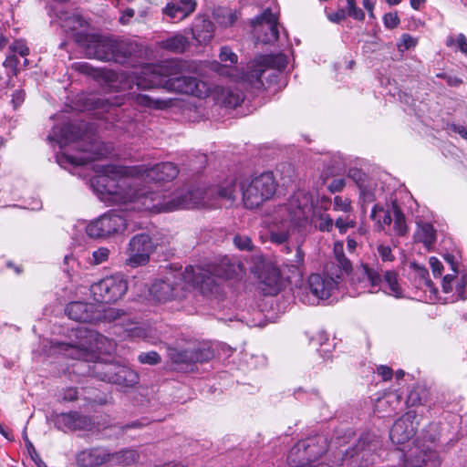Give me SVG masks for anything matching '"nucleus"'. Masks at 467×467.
<instances>
[{
	"mask_svg": "<svg viewBox=\"0 0 467 467\" xmlns=\"http://www.w3.org/2000/svg\"><path fill=\"white\" fill-rule=\"evenodd\" d=\"M94 168L97 174L90 180V184L101 201L125 204L127 210L174 211L172 195L139 188L140 178L129 176L127 168L113 164Z\"/></svg>",
	"mask_w": 467,
	"mask_h": 467,
	"instance_id": "1",
	"label": "nucleus"
},
{
	"mask_svg": "<svg viewBox=\"0 0 467 467\" xmlns=\"http://www.w3.org/2000/svg\"><path fill=\"white\" fill-rule=\"evenodd\" d=\"M48 138L57 141L61 147L77 142L78 154L63 152L57 156V161L61 167L67 164L82 166L107 156L111 151V146L99 140L94 133L87 130L84 124L66 122L53 127Z\"/></svg>",
	"mask_w": 467,
	"mask_h": 467,
	"instance_id": "2",
	"label": "nucleus"
},
{
	"mask_svg": "<svg viewBox=\"0 0 467 467\" xmlns=\"http://www.w3.org/2000/svg\"><path fill=\"white\" fill-rule=\"evenodd\" d=\"M182 67L183 63L181 60L165 61L162 65H144L140 75L135 77L136 85L140 89L164 86L179 93L197 98L207 97L210 88L205 82L191 76H177Z\"/></svg>",
	"mask_w": 467,
	"mask_h": 467,
	"instance_id": "3",
	"label": "nucleus"
},
{
	"mask_svg": "<svg viewBox=\"0 0 467 467\" xmlns=\"http://www.w3.org/2000/svg\"><path fill=\"white\" fill-rule=\"evenodd\" d=\"M190 287L198 288L202 294L216 293L219 290L213 276L189 265L183 273L173 275L172 279L167 277L165 280L155 281L150 288V295L157 302H167L183 298Z\"/></svg>",
	"mask_w": 467,
	"mask_h": 467,
	"instance_id": "4",
	"label": "nucleus"
},
{
	"mask_svg": "<svg viewBox=\"0 0 467 467\" xmlns=\"http://www.w3.org/2000/svg\"><path fill=\"white\" fill-rule=\"evenodd\" d=\"M77 43L88 58L125 65L137 50L131 42L101 34H78Z\"/></svg>",
	"mask_w": 467,
	"mask_h": 467,
	"instance_id": "5",
	"label": "nucleus"
},
{
	"mask_svg": "<svg viewBox=\"0 0 467 467\" xmlns=\"http://www.w3.org/2000/svg\"><path fill=\"white\" fill-rule=\"evenodd\" d=\"M308 198L303 192L293 194L286 203L278 206L274 213V223L281 226L270 232V241L282 244L296 232H299L306 221Z\"/></svg>",
	"mask_w": 467,
	"mask_h": 467,
	"instance_id": "6",
	"label": "nucleus"
},
{
	"mask_svg": "<svg viewBox=\"0 0 467 467\" xmlns=\"http://www.w3.org/2000/svg\"><path fill=\"white\" fill-rule=\"evenodd\" d=\"M214 194L217 199L232 204L236 199L235 184L233 182H224L217 187L196 188L176 192L172 194L174 211L195 207H215Z\"/></svg>",
	"mask_w": 467,
	"mask_h": 467,
	"instance_id": "7",
	"label": "nucleus"
},
{
	"mask_svg": "<svg viewBox=\"0 0 467 467\" xmlns=\"http://www.w3.org/2000/svg\"><path fill=\"white\" fill-rule=\"evenodd\" d=\"M77 333L80 343L57 342L56 348L59 353L73 359L88 360L94 352H110L114 348L112 341L94 330L79 328Z\"/></svg>",
	"mask_w": 467,
	"mask_h": 467,
	"instance_id": "8",
	"label": "nucleus"
},
{
	"mask_svg": "<svg viewBox=\"0 0 467 467\" xmlns=\"http://www.w3.org/2000/svg\"><path fill=\"white\" fill-rule=\"evenodd\" d=\"M286 64V57L282 53L260 56L249 67V71L242 76V79L253 88H262L265 87V80L268 84L276 82L280 71Z\"/></svg>",
	"mask_w": 467,
	"mask_h": 467,
	"instance_id": "9",
	"label": "nucleus"
},
{
	"mask_svg": "<svg viewBox=\"0 0 467 467\" xmlns=\"http://www.w3.org/2000/svg\"><path fill=\"white\" fill-rule=\"evenodd\" d=\"M380 448V439L372 432H366L359 437L358 441L352 449L351 453L348 451V450H339L337 451L334 456V460L331 462V464L324 462L312 464L307 453L303 454L302 452L296 456L298 462H294L291 461L289 452L287 456V462L291 467H337L342 465L343 462L348 454H350V457H353L362 453V458H365L368 454L376 453Z\"/></svg>",
	"mask_w": 467,
	"mask_h": 467,
	"instance_id": "10",
	"label": "nucleus"
},
{
	"mask_svg": "<svg viewBox=\"0 0 467 467\" xmlns=\"http://www.w3.org/2000/svg\"><path fill=\"white\" fill-rule=\"evenodd\" d=\"M238 192H242L244 205L247 209L259 207L264 202L269 200L275 192V181L272 172H264L253 178L248 182L237 183L231 180Z\"/></svg>",
	"mask_w": 467,
	"mask_h": 467,
	"instance_id": "11",
	"label": "nucleus"
},
{
	"mask_svg": "<svg viewBox=\"0 0 467 467\" xmlns=\"http://www.w3.org/2000/svg\"><path fill=\"white\" fill-rule=\"evenodd\" d=\"M358 278L361 288L369 293L383 289L387 294L397 298L402 296V289L395 271H386L382 275L377 269L362 265L358 270Z\"/></svg>",
	"mask_w": 467,
	"mask_h": 467,
	"instance_id": "12",
	"label": "nucleus"
},
{
	"mask_svg": "<svg viewBox=\"0 0 467 467\" xmlns=\"http://www.w3.org/2000/svg\"><path fill=\"white\" fill-rule=\"evenodd\" d=\"M92 373L102 381L119 386L123 391L137 385L140 379L135 370L114 362H95Z\"/></svg>",
	"mask_w": 467,
	"mask_h": 467,
	"instance_id": "13",
	"label": "nucleus"
},
{
	"mask_svg": "<svg viewBox=\"0 0 467 467\" xmlns=\"http://www.w3.org/2000/svg\"><path fill=\"white\" fill-rule=\"evenodd\" d=\"M326 275L312 274L306 285L300 287L296 296L306 305H316L319 300H324L331 296L337 287V278L328 275V266H326Z\"/></svg>",
	"mask_w": 467,
	"mask_h": 467,
	"instance_id": "14",
	"label": "nucleus"
},
{
	"mask_svg": "<svg viewBox=\"0 0 467 467\" xmlns=\"http://www.w3.org/2000/svg\"><path fill=\"white\" fill-rule=\"evenodd\" d=\"M89 290L96 302L111 304L123 297L128 290V282L122 275L115 274L92 284Z\"/></svg>",
	"mask_w": 467,
	"mask_h": 467,
	"instance_id": "15",
	"label": "nucleus"
},
{
	"mask_svg": "<svg viewBox=\"0 0 467 467\" xmlns=\"http://www.w3.org/2000/svg\"><path fill=\"white\" fill-rule=\"evenodd\" d=\"M126 226L127 219L125 216L111 211L90 222L86 227V232L92 238H101L121 233Z\"/></svg>",
	"mask_w": 467,
	"mask_h": 467,
	"instance_id": "16",
	"label": "nucleus"
},
{
	"mask_svg": "<svg viewBox=\"0 0 467 467\" xmlns=\"http://www.w3.org/2000/svg\"><path fill=\"white\" fill-rule=\"evenodd\" d=\"M440 457L432 445L415 443L404 453V467H438Z\"/></svg>",
	"mask_w": 467,
	"mask_h": 467,
	"instance_id": "17",
	"label": "nucleus"
},
{
	"mask_svg": "<svg viewBox=\"0 0 467 467\" xmlns=\"http://www.w3.org/2000/svg\"><path fill=\"white\" fill-rule=\"evenodd\" d=\"M154 244L149 234H140L133 236L129 244L126 265L138 267L149 262Z\"/></svg>",
	"mask_w": 467,
	"mask_h": 467,
	"instance_id": "18",
	"label": "nucleus"
},
{
	"mask_svg": "<svg viewBox=\"0 0 467 467\" xmlns=\"http://www.w3.org/2000/svg\"><path fill=\"white\" fill-rule=\"evenodd\" d=\"M251 26L258 41L269 44L278 39L277 16L269 8L253 19Z\"/></svg>",
	"mask_w": 467,
	"mask_h": 467,
	"instance_id": "19",
	"label": "nucleus"
},
{
	"mask_svg": "<svg viewBox=\"0 0 467 467\" xmlns=\"http://www.w3.org/2000/svg\"><path fill=\"white\" fill-rule=\"evenodd\" d=\"M209 276H213L215 282L218 284L219 290L216 293L203 294L206 296H217L221 294L222 287L220 284V278L232 279L238 276L244 271V265L235 257L223 256L220 263L213 266V271L205 270L201 267H197Z\"/></svg>",
	"mask_w": 467,
	"mask_h": 467,
	"instance_id": "20",
	"label": "nucleus"
},
{
	"mask_svg": "<svg viewBox=\"0 0 467 467\" xmlns=\"http://www.w3.org/2000/svg\"><path fill=\"white\" fill-rule=\"evenodd\" d=\"M327 448V439L321 435L307 438L304 441H299L290 450V459L292 462H296V455L298 453H307L312 464L314 462L320 457Z\"/></svg>",
	"mask_w": 467,
	"mask_h": 467,
	"instance_id": "21",
	"label": "nucleus"
},
{
	"mask_svg": "<svg viewBox=\"0 0 467 467\" xmlns=\"http://www.w3.org/2000/svg\"><path fill=\"white\" fill-rule=\"evenodd\" d=\"M308 198V209L306 215L312 211L310 217V223L321 232H329L332 230L334 222L333 219L327 213V211L331 205V200L327 197H322L317 201L316 205H312L310 197L303 192Z\"/></svg>",
	"mask_w": 467,
	"mask_h": 467,
	"instance_id": "22",
	"label": "nucleus"
},
{
	"mask_svg": "<svg viewBox=\"0 0 467 467\" xmlns=\"http://www.w3.org/2000/svg\"><path fill=\"white\" fill-rule=\"evenodd\" d=\"M416 412L409 410L395 421L389 431V438L395 444L401 445L409 441L415 434L414 420Z\"/></svg>",
	"mask_w": 467,
	"mask_h": 467,
	"instance_id": "23",
	"label": "nucleus"
},
{
	"mask_svg": "<svg viewBox=\"0 0 467 467\" xmlns=\"http://www.w3.org/2000/svg\"><path fill=\"white\" fill-rule=\"evenodd\" d=\"M77 462L81 467H101L105 463L111 464V453L105 448H91L79 452Z\"/></svg>",
	"mask_w": 467,
	"mask_h": 467,
	"instance_id": "24",
	"label": "nucleus"
},
{
	"mask_svg": "<svg viewBox=\"0 0 467 467\" xmlns=\"http://www.w3.org/2000/svg\"><path fill=\"white\" fill-rule=\"evenodd\" d=\"M179 169L173 162H161L145 169L141 176L155 182H170L177 177Z\"/></svg>",
	"mask_w": 467,
	"mask_h": 467,
	"instance_id": "25",
	"label": "nucleus"
},
{
	"mask_svg": "<svg viewBox=\"0 0 467 467\" xmlns=\"http://www.w3.org/2000/svg\"><path fill=\"white\" fill-rule=\"evenodd\" d=\"M194 0H173L163 9V14L172 20H182L195 10Z\"/></svg>",
	"mask_w": 467,
	"mask_h": 467,
	"instance_id": "26",
	"label": "nucleus"
},
{
	"mask_svg": "<svg viewBox=\"0 0 467 467\" xmlns=\"http://www.w3.org/2000/svg\"><path fill=\"white\" fill-rule=\"evenodd\" d=\"M214 26L213 22L204 16L195 18L191 33L192 37L200 44H207L213 36Z\"/></svg>",
	"mask_w": 467,
	"mask_h": 467,
	"instance_id": "27",
	"label": "nucleus"
},
{
	"mask_svg": "<svg viewBox=\"0 0 467 467\" xmlns=\"http://www.w3.org/2000/svg\"><path fill=\"white\" fill-rule=\"evenodd\" d=\"M67 317L78 322H91L95 316L93 314V306L84 302H71L66 307Z\"/></svg>",
	"mask_w": 467,
	"mask_h": 467,
	"instance_id": "28",
	"label": "nucleus"
},
{
	"mask_svg": "<svg viewBox=\"0 0 467 467\" xmlns=\"http://www.w3.org/2000/svg\"><path fill=\"white\" fill-rule=\"evenodd\" d=\"M346 5L344 8L338 9L337 12L333 14H329L327 18L329 21L333 23H339L346 19L347 16L362 21L365 18V14L356 5L355 0H345Z\"/></svg>",
	"mask_w": 467,
	"mask_h": 467,
	"instance_id": "29",
	"label": "nucleus"
},
{
	"mask_svg": "<svg viewBox=\"0 0 467 467\" xmlns=\"http://www.w3.org/2000/svg\"><path fill=\"white\" fill-rule=\"evenodd\" d=\"M103 78L109 88L117 92L131 88L134 82L133 78L122 73L118 74L112 70L104 71Z\"/></svg>",
	"mask_w": 467,
	"mask_h": 467,
	"instance_id": "30",
	"label": "nucleus"
},
{
	"mask_svg": "<svg viewBox=\"0 0 467 467\" xmlns=\"http://www.w3.org/2000/svg\"><path fill=\"white\" fill-rule=\"evenodd\" d=\"M130 99L140 107L153 109H164L171 106V101L156 98L148 94L141 93H130Z\"/></svg>",
	"mask_w": 467,
	"mask_h": 467,
	"instance_id": "31",
	"label": "nucleus"
},
{
	"mask_svg": "<svg viewBox=\"0 0 467 467\" xmlns=\"http://www.w3.org/2000/svg\"><path fill=\"white\" fill-rule=\"evenodd\" d=\"M189 45L188 37L179 33L159 42L161 48L175 54L183 53Z\"/></svg>",
	"mask_w": 467,
	"mask_h": 467,
	"instance_id": "32",
	"label": "nucleus"
},
{
	"mask_svg": "<svg viewBox=\"0 0 467 467\" xmlns=\"http://www.w3.org/2000/svg\"><path fill=\"white\" fill-rule=\"evenodd\" d=\"M333 253L339 269L335 273H332V275H334L336 278H339L343 272L348 274L352 270V264L350 260L345 255L343 243H335Z\"/></svg>",
	"mask_w": 467,
	"mask_h": 467,
	"instance_id": "33",
	"label": "nucleus"
},
{
	"mask_svg": "<svg viewBox=\"0 0 467 467\" xmlns=\"http://www.w3.org/2000/svg\"><path fill=\"white\" fill-rule=\"evenodd\" d=\"M218 100L226 107L235 108L243 102L244 95L238 89L222 88L218 93Z\"/></svg>",
	"mask_w": 467,
	"mask_h": 467,
	"instance_id": "34",
	"label": "nucleus"
},
{
	"mask_svg": "<svg viewBox=\"0 0 467 467\" xmlns=\"http://www.w3.org/2000/svg\"><path fill=\"white\" fill-rule=\"evenodd\" d=\"M415 238L430 249L436 242V230L429 223H420L418 225Z\"/></svg>",
	"mask_w": 467,
	"mask_h": 467,
	"instance_id": "35",
	"label": "nucleus"
},
{
	"mask_svg": "<svg viewBox=\"0 0 467 467\" xmlns=\"http://www.w3.org/2000/svg\"><path fill=\"white\" fill-rule=\"evenodd\" d=\"M392 211L385 210L379 204H375L371 210L370 218L384 230L386 226H389L392 222Z\"/></svg>",
	"mask_w": 467,
	"mask_h": 467,
	"instance_id": "36",
	"label": "nucleus"
},
{
	"mask_svg": "<svg viewBox=\"0 0 467 467\" xmlns=\"http://www.w3.org/2000/svg\"><path fill=\"white\" fill-rule=\"evenodd\" d=\"M139 459V453L135 450L125 449L111 453V464L130 465Z\"/></svg>",
	"mask_w": 467,
	"mask_h": 467,
	"instance_id": "37",
	"label": "nucleus"
},
{
	"mask_svg": "<svg viewBox=\"0 0 467 467\" xmlns=\"http://www.w3.org/2000/svg\"><path fill=\"white\" fill-rule=\"evenodd\" d=\"M391 211L394 217V231L400 236L405 235L408 233L406 218L396 201L391 202Z\"/></svg>",
	"mask_w": 467,
	"mask_h": 467,
	"instance_id": "38",
	"label": "nucleus"
},
{
	"mask_svg": "<svg viewBox=\"0 0 467 467\" xmlns=\"http://www.w3.org/2000/svg\"><path fill=\"white\" fill-rule=\"evenodd\" d=\"M376 183L373 180L368 181L366 184H361L359 188V199L362 202V209L365 211V205L373 202L376 200Z\"/></svg>",
	"mask_w": 467,
	"mask_h": 467,
	"instance_id": "39",
	"label": "nucleus"
},
{
	"mask_svg": "<svg viewBox=\"0 0 467 467\" xmlns=\"http://www.w3.org/2000/svg\"><path fill=\"white\" fill-rule=\"evenodd\" d=\"M169 358L176 364H190L192 363V349H179L176 348H168Z\"/></svg>",
	"mask_w": 467,
	"mask_h": 467,
	"instance_id": "40",
	"label": "nucleus"
},
{
	"mask_svg": "<svg viewBox=\"0 0 467 467\" xmlns=\"http://www.w3.org/2000/svg\"><path fill=\"white\" fill-rule=\"evenodd\" d=\"M52 420L60 431H73L74 412L54 414L52 415Z\"/></svg>",
	"mask_w": 467,
	"mask_h": 467,
	"instance_id": "41",
	"label": "nucleus"
},
{
	"mask_svg": "<svg viewBox=\"0 0 467 467\" xmlns=\"http://www.w3.org/2000/svg\"><path fill=\"white\" fill-rule=\"evenodd\" d=\"M125 98L123 96H109L108 98H99L96 101V107L105 110L111 108L119 107L124 104Z\"/></svg>",
	"mask_w": 467,
	"mask_h": 467,
	"instance_id": "42",
	"label": "nucleus"
},
{
	"mask_svg": "<svg viewBox=\"0 0 467 467\" xmlns=\"http://www.w3.org/2000/svg\"><path fill=\"white\" fill-rule=\"evenodd\" d=\"M72 425L73 431H89L93 427V422L89 417L74 412V420Z\"/></svg>",
	"mask_w": 467,
	"mask_h": 467,
	"instance_id": "43",
	"label": "nucleus"
},
{
	"mask_svg": "<svg viewBox=\"0 0 467 467\" xmlns=\"http://www.w3.org/2000/svg\"><path fill=\"white\" fill-rule=\"evenodd\" d=\"M427 400V391L423 389H414L408 396V403L410 406H418L425 404Z\"/></svg>",
	"mask_w": 467,
	"mask_h": 467,
	"instance_id": "44",
	"label": "nucleus"
},
{
	"mask_svg": "<svg viewBox=\"0 0 467 467\" xmlns=\"http://www.w3.org/2000/svg\"><path fill=\"white\" fill-rule=\"evenodd\" d=\"M305 253L301 248V244L296 243V254L291 258H287L288 265L298 270L304 264Z\"/></svg>",
	"mask_w": 467,
	"mask_h": 467,
	"instance_id": "45",
	"label": "nucleus"
},
{
	"mask_svg": "<svg viewBox=\"0 0 467 467\" xmlns=\"http://www.w3.org/2000/svg\"><path fill=\"white\" fill-rule=\"evenodd\" d=\"M138 360L141 364L157 365L161 363V356L156 351L141 352L138 356Z\"/></svg>",
	"mask_w": 467,
	"mask_h": 467,
	"instance_id": "46",
	"label": "nucleus"
},
{
	"mask_svg": "<svg viewBox=\"0 0 467 467\" xmlns=\"http://www.w3.org/2000/svg\"><path fill=\"white\" fill-rule=\"evenodd\" d=\"M110 251L107 247H99L97 250L92 252V258L90 263L92 265H98L106 261H108Z\"/></svg>",
	"mask_w": 467,
	"mask_h": 467,
	"instance_id": "47",
	"label": "nucleus"
},
{
	"mask_svg": "<svg viewBox=\"0 0 467 467\" xmlns=\"http://www.w3.org/2000/svg\"><path fill=\"white\" fill-rule=\"evenodd\" d=\"M348 177L350 178L358 185V189L360 188L361 184H366L368 181L371 180L364 172L357 168L349 169Z\"/></svg>",
	"mask_w": 467,
	"mask_h": 467,
	"instance_id": "48",
	"label": "nucleus"
},
{
	"mask_svg": "<svg viewBox=\"0 0 467 467\" xmlns=\"http://www.w3.org/2000/svg\"><path fill=\"white\" fill-rule=\"evenodd\" d=\"M84 25V19L79 15H72L70 16H67L62 26L68 30H76L78 27L83 26Z\"/></svg>",
	"mask_w": 467,
	"mask_h": 467,
	"instance_id": "49",
	"label": "nucleus"
},
{
	"mask_svg": "<svg viewBox=\"0 0 467 467\" xmlns=\"http://www.w3.org/2000/svg\"><path fill=\"white\" fill-rule=\"evenodd\" d=\"M418 41L409 34H403L397 44L399 51L404 52L416 47Z\"/></svg>",
	"mask_w": 467,
	"mask_h": 467,
	"instance_id": "50",
	"label": "nucleus"
},
{
	"mask_svg": "<svg viewBox=\"0 0 467 467\" xmlns=\"http://www.w3.org/2000/svg\"><path fill=\"white\" fill-rule=\"evenodd\" d=\"M192 350V363L195 362H205L211 359L213 356L210 348H198Z\"/></svg>",
	"mask_w": 467,
	"mask_h": 467,
	"instance_id": "51",
	"label": "nucleus"
},
{
	"mask_svg": "<svg viewBox=\"0 0 467 467\" xmlns=\"http://www.w3.org/2000/svg\"><path fill=\"white\" fill-rule=\"evenodd\" d=\"M454 44L457 45L461 52L467 53V38L463 34L457 35L455 39L452 36L447 38L446 45L448 47H452Z\"/></svg>",
	"mask_w": 467,
	"mask_h": 467,
	"instance_id": "52",
	"label": "nucleus"
},
{
	"mask_svg": "<svg viewBox=\"0 0 467 467\" xmlns=\"http://www.w3.org/2000/svg\"><path fill=\"white\" fill-rule=\"evenodd\" d=\"M10 53L26 57L29 54V48L23 40H16L9 47Z\"/></svg>",
	"mask_w": 467,
	"mask_h": 467,
	"instance_id": "53",
	"label": "nucleus"
},
{
	"mask_svg": "<svg viewBox=\"0 0 467 467\" xmlns=\"http://www.w3.org/2000/svg\"><path fill=\"white\" fill-rule=\"evenodd\" d=\"M334 210L344 213H349L352 211L351 202L348 198H343L341 196H336L333 202Z\"/></svg>",
	"mask_w": 467,
	"mask_h": 467,
	"instance_id": "54",
	"label": "nucleus"
},
{
	"mask_svg": "<svg viewBox=\"0 0 467 467\" xmlns=\"http://www.w3.org/2000/svg\"><path fill=\"white\" fill-rule=\"evenodd\" d=\"M234 244L240 250L251 251L253 249L252 241L247 235L238 234L234 236Z\"/></svg>",
	"mask_w": 467,
	"mask_h": 467,
	"instance_id": "55",
	"label": "nucleus"
},
{
	"mask_svg": "<svg viewBox=\"0 0 467 467\" xmlns=\"http://www.w3.org/2000/svg\"><path fill=\"white\" fill-rule=\"evenodd\" d=\"M219 57L221 59V61L223 62H229L230 65H234L237 63V55L235 53H234L231 48H229L228 47H223L221 48V52H220V55H219Z\"/></svg>",
	"mask_w": 467,
	"mask_h": 467,
	"instance_id": "56",
	"label": "nucleus"
},
{
	"mask_svg": "<svg viewBox=\"0 0 467 467\" xmlns=\"http://www.w3.org/2000/svg\"><path fill=\"white\" fill-rule=\"evenodd\" d=\"M335 226L338 229L340 234H345L348 228H354L356 226V222L348 217H339L336 220Z\"/></svg>",
	"mask_w": 467,
	"mask_h": 467,
	"instance_id": "57",
	"label": "nucleus"
},
{
	"mask_svg": "<svg viewBox=\"0 0 467 467\" xmlns=\"http://www.w3.org/2000/svg\"><path fill=\"white\" fill-rule=\"evenodd\" d=\"M377 250L379 257L383 262H392L395 259L390 246L379 244Z\"/></svg>",
	"mask_w": 467,
	"mask_h": 467,
	"instance_id": "58",
	"label": "nucleus"
},
{
	"mask_svg": "<svg viewBox=\"0 0 467 467\" xmlns=\"http://www.w3.org/2000/svg\"><path fill=\"white\" fill-rule=\"evenodd\" d=\"M19 60L16 57V55L11 53L9 54L6 58L5 59L3 66L5 67H9L13 70L14 75H17L18 73V66Z\"/></svg>",
	"mask_w": 467,
	"mask_h": 467,
	"instance_id": "59",
	"label": "nucleus"
},
{
	"mask_svg": "<svg viewBox=\"0 0 467 467\" xmlns=\"http://www.w3.org/2000/svg\"><path fill=\"white\" fill-rule=\"evenodd\" d=\"M383 22L387 28L392 29L399 26L400 18L396 13H389L384 16Z\"/></svg>",
	"mask_w": 467,
	"mask_h": 467,
	"instance_id": "60",
	"label": "nucleus"
},
{
	"mask_svg": "<svg viewBox=\"0 0 467 467\" xmlns=\"http://www.w3.org/2000/svg\"><path fill=\"white\" fill-rule=\"evenodd\" d=\"M346 185V181L343 178H336L331 181V182L327 185V189L330 192H341Z\"/></svg>",
	"mask_w": 467,
	"mask_h": 467,
	"instance_id": "61",
	"label": "nucleus"
},
{
	"mask_svg": "<svg viewBox=\"0 0 467 467\" xmlns=\"http://www.w3.org/2000/svg\"><path fill=\"white\" fill-rule=\"evenodd\" d=\"M429 263L432 270L433 275L436 277L441 276L443 269L441 262L438 258L431 256L429 260Z\"/></svg>",
	"mask_w": 467,
	"mask_h": 467,
	"instance_id": "62",
	"label": "nucleus"
},
{
	"mask_svg": "<svg viewBox=\"0 0 467 467\" xmlns=\"http://www.w3.org/2000/svg\"><path fill=\"white\" fill-rule=\"evenodd\" d=\"M25 91L23 89H16L12 94V104L14 109L19 107L25 100Z\"/></svg>",
	"mask_w": 467,
	"mask_h": 467,
	"instance_id": "63",
	"label": "nucleus"
},
{
	"mask_svg": "<svg viewBox=\"0 0 467 467\" xmlns=\"http://www.w3.org/2000/svg\"><path fill=\"white\" fill-rule=\"evenodd\" d=\"M448 130L458 133L462 139L467 140V127L459 124H448Z\"/></svg>",
	"mask_w": 467,
	"mask_h": 467,
	"instance_id": "64",
	"label": "nucleus"
}]
</instances>
